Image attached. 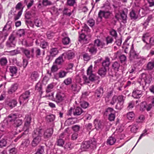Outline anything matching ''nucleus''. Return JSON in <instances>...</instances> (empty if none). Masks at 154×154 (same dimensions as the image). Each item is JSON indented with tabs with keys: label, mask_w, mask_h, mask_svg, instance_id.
I'll return each instance as SVG.
<instances>
[{
	"label": "nucleus",
	"mask_w": 154,
	"mask_h": 154,
	"mask_svg": "<svg viewBox=\"0 0 154 154\" xmlns=\"http://www.w3.org/2000/svg\"><path fill=\"white\" fill-rule=\"evenodd\" d=\"M34 24L35 25L38 27H40L42 26V22L39 19L37 18L34 20Z\"/></svg>",
	"instance_id": "b1692460"
},
{
	"label": "nucleus",
	"mask_w": 154,
	"mask_h": 154,
	"mask_svg": "<svg viewBox=\"0 0 154 154\" xmlns=\"http://www.w3.org/2000/svg\"><path fill=\"white\" fill-rule=\"evenodd\" d=\"M120 61L122 63L125 62L126 60V57L124 54H122L119 57Z\"/></svg>",
	"instance_id": "0e129e2a"
},
{
	"label": "nucleus",
	"mask_w": 154,
	"mask_h": 154,
	"mask_svg": "<svg viewBox=\"0 0 154 154\" xmlns=\"http://www.w3.org/2000/svg\"><path fill=\"white\" fill-rule=\"evenodd\" d=\"M95 128L99 129L101 128L102 127V124L100 121H95L94 122Z\"/></svg>",
	"instance_id": "ea45409f"
},
{
	"label": "nucleus",
	"mask_w": 154,
	"mask_h": 154,
	"mask_svg": "<svg viewBox=\"0 0 154 154\" xmlns=\"http://www.w3.org/2000/svg\"><path fill=\"white\" fill-rule=\"evenodd\" d=\"M130 16L131 19H136L137 18V16L136 15L135 11L132 10L130 14Z\"/></svg>",
	"instance_id": "c03bdc74"
},
{
	"label": "nucleus",
	"mask_w": 154,
	"mask_h": 154,
	"mask_svg": "<svg viewBox=\"0 0 154 154\" xmlns=\"http://www.w3.org/2000/svg\"><path fill=\"white\" fill-rule=\"evenodd\" d=\"M142 92L141 91L134 89L132 93V96L135 98H139L142 95Z\"/></svg>",
	"instance_id": "ddd939ff"
},
{
	"label": "nucleus",
	"mask_w": 154,
	"mask_h": 154,
	"mask_svg": "<svg viewBox=\"0 0 154 154\" xmlns=\"http://www.w3.org/2000/svg\"><path fill=\"white\" fill-rule=\"evenodd\" d=\"M17 88L18 85L17 84H15L12 85L10 88L9 89L8 91V93L10 94H12L17 89Z\"/></svg>",
	"instance_id": "412c9836"
},
{
	"label": "nucleus",
	"mask_w": 154,
	"mask_h": 154,
	"mask_svg": "<svg viewBox=\"0 0 154 154\" xmlns=\"http://www.w3.org/2000/svg\"><path fill=\"white\" fill-rule=\"evenodd\" d=\"M120 66V64L119 62L117 61L114 62L112 65V68L115 71H119V69Z\"/></svg>",
	"instance_id": "5701e85b"
},
{
	"label": "nucleus",
	"mask_w": 154,
	"mask_h": 154,
	"mask_svg": "<svg viewBox=\"0 0 154 154\" xmlns=\"http://www.w3.org/2000/svg\"><path fill=\"white\" fill-rule=\"evenodd\" d=\"M27 134H26L25 132H24L22 133V134L19 135L15 140L14 141L17 142L18 140L20 139L22 137H25V136Z\"/></svg>",
	"instance_id": "4d7b16f0"
},
{
	"label": "nucleus",
	"mask_w": 154,
	"mask_h": 154,
	"mask_svg": "<svg viewBox=\"0 0 154 154\" xmlns=\"http://www.w3.org/2000/svg\"><path fill=\"white\" fill-rule=\"evenodd\" d=\"M17 35L20 37L23 35L25 34V31L24 29H20L18 31L17 33Z\"/></svg>",
	"instance_id": "603ef678"
},
{
	"label": "nucleus",
	"mask_w": 154,
	"mask_h": 154,
	"mask_svg": "<svg viewBox=\"0 0 154 154\" xmlns=\"http://www.w3.org/2000/svg\"><path fill=\"white\" fill-rule=\"evenodd\" d=\"M17 115L15 113H11L8 115L7 117V122L8 123L13 124L17 119Z\"/></svg>",
	"instance_id": "9b49d317"
},
{
	"label": "nucleus",
	"mask_w": 154,
	"mask_h": 154,
	"mask_svg": "<svg viewBox=\"0 0 154 154\" xmlns=\"http://www.w3.org/2000/svg\"><path fill=\"white\" fill-rule=\"evenodd\" d=\"M55 118V116L54 115L51 114L46 116V119L48 122H51L54 121Z\"/></svg>",
	"instance_id": "393cba45"
},
{
	"label": "nucleus",
	"mask_w": 154,
	"mask_h": 154,
	"mask_svg": "<svg viewBox=\"0 0 154 154\" xmlns=\"http://www.w3.org/2000/svg\"><path fill=\"white\" fill-rule=\"evenodd\" d=\"M62 43L64 45L69 44L70 42V39L68 37H66L62 39Z\"/></svg>",
	"instance_id": "79ce46f5"
},
{
	"label": "nucleus",
	"mask_w": 154,
	"mask_h": 154,
	"mask_svg": "<svg viewBox=\"0 0 154 154\" xmlns=\"http://www.w3.org/2000/svg\"><path fill=\"white\" fill-rule=\"evenodd\" d=\"M53 129L52 128L47 129L44 133V136L45 138H48L51 137L53 133Z\"/></svg>",
	"instance_id": "2eb2a0df"
},
{
	"label": "nucleus",
	"mask_w": 154,
	"mask_h": 154,
	"mask_svg": "<svg viewBox=\"0 0 154 154\" xmlns=\"http://www.w3.org/2000/svg\"><path fill=\"white\" fill-rule=\"evenodd\" d=\"M43 131V129L41 127L36 128L34 130L32 134L33 139L31 143L32 147L36 146L41 141Z\"/></svg>",
	"instance_id": "f257e3e1"
},
{
	"label": "nucleus",
	"mask_w": 154,
	"mask_h": 154,
	"mask_svg": "<svg viewBox=\"0 0 154 154\" xmlns=\"http://www.w3.org/2000/svg\"><path fill=\"white\" fill-rule=\"evenodd\" d=\"M30 123L25 122L23 130L26 134H28Z\"/></svg>",
	"instance_id": "cd10ccee"
},
{
	"label": "nucleus",
	"mask_w": 154,
	"mask_h": 154,
	"mask_svg": "<svg viewBox=\"0 0 154 154\" xmlns=\"http://www.w3.org/2000/svg\"><path fill=\"white\" fill-rule=\"evenodd\" d=\"M154 67V64L151 61L149 62L147 65V68L148 69L151 70Z\"/></svg>",
	"instance_id": "e2e57ef3"
},
{
	"label": "nucleus",
	"mask_w": 154,
	"mask_h": 154,
	"mask_svg": "<svg viewBox=\"0 0 154 154\" xmlns=\"http://www.w3.org/2000/svg\"><path fill=\"white\" fill-rule=\"evenodd\" d=\"M136 9V11L138 12L140 16L143 17L145 15V11L143 9L141 8L140 7H138Z\"/></svg>",
	"instance_id": "72a5a7b5"
},
{
	"label": "nucleus",
	"mask_w": 154,
	"mask_h": 154,
	"mask_svg": "<svg viewBox=\"0 0 154 154\" xmlns=\"http://www.w3.org/2000/svg\"><path fill=\"white\" fill-rule=\"evenodd\" d=\"M63 56H62V55L56 59L55 60V63L59 65H61L62 63L64 61L63 58Z\"/></svg>",
	"instance_id": "c9c22d12"
},
{
	"label": "nucleus",
	"mask_w": 154,
	"mask_h": 154,
	"mask_svg": "<svg viewBox=\"0 0 154 154\" xmlns=\"http://www.w3.org/2000/svg\"><path fill=\"white\" fill-rule=\"evenodd\" d=\"M49 52L50 55L54 57L57 54L58 51L57 48H53L51 49Z\"/></svg>",
	"instance_id": "c85d7f7f"
},
{
	"label": "nucleus",
	"mask_w": 154,
	"mask_h": 154,
	"mask_svg": "<svg viewBox=\"0 0 154 154\" xmlns=\"http://www.w3.org/2000/svg\"><path fill=\"white\" fill-rule=\"evenodd\" d=\"M96 147V142L94 138L88 141H83L81 145V149L84 151L89 149H94Z\"/></svg>",
	"instance_id": "7ed1b4c3"
},
{
	"label": "nucleus",
	"mask_w": 154,
	"mask_h": 154,
	"mask_svg": "<svg viewBox=\"0 0 154 154\" xmlns=\"http://www.w3.org/2000/svg\"><path fill=\"white\" fill-rule=\"evenodd\" d=\"M73 66L74 64L73 63H69L67 67L65 69L66 71H69L70 70H72Z\"/></svg>",
	"instance_id": "69168bd1"
},
{
	"label": "nucleus",
	"mask_w": 154,
	"mask_h": 154,
	"mask_svg": "<svg viewBox=\"0 0 154 154\" xmlns=\"http://www.w3.org/2000/svg\"><path fill=\"white\" fill-rule=\"evenodd\" d=\"M54 86L51 84H50L48 85L47 87L46 91L47 93H49L51 91V89L53 88Z\"/></svg>",
	"instance_id": "3c124183"
},
{
	"label": "nucleus",
	"mask_w": 154,
	"mask_h": 154,
	"mask_svg": "<svg viewBox=\"0 0 154 154\" xmlns=\"http://www.w3.org/2000/svg\"><path fill=\"white\" fill-rule=\"evenodd\" d=\"M7 143V140L2 139L0 140V147L2 148L6 146Z\"/></svg>",
	"instance_id": "a19ab883"
},
{
	"label": "nucleus",
	"mask_w": 154,
	"mask_h": 154,
	"mask_svg": "<svg viewBox=\"0 0 154 154\" xmlns=\"http://www.w3.org/2000/svg\"><path fill=\"white\" fill-rule=\"evenodd\" d=\"M31 119L30 115H26L24 119L25 122L31 123Z\"/></svg>",
	"instance_id": "864d4df0"
},
{
	"label": "nucleus",
	"mask_w": 154,
	"mask_h": 154,
	"mask_svg": "<svg viewBox=\"0 0 154 154\" xmlns=\"http://www.w3.org/2000/svg\"><path fill=\"white\" fill-rule=\"evenodd\" d=\"M102 66L109 68L110 64V59L108 57H106L101 63Z\"/></svg>",
	"instance_id": "4468645a"
},
{
	"label": "nucleus",
	"mask_w": 154,
	"mask_h": 154,
	"mask_svg": "<svg viewBox=\"0 0 154 154\" xmlns=\"http://www.w3.org/2000/svg\"><path fill=\"white\" fill-rule=\"evenodd\" d=\"M38 77V74L37 72L34 71L31 74V78L33 81H36Z\"/></svg>",
	"instance_id": "7c9ffc66"
},
{
	"label": "nucleus",
	"mask_w": 154,
	"mask_h": 154,
	"mask_svg": "<svg viewBox=\"0 0 154 154\" xmlns=\"http://www.w3.org/2000/svg\"><path fill=\"white\" fill-rule=\"evenodd\" d=\"M6 46L9 48H14L15 46V44L14 42L8 41L6 43Z\"/></svg>",
	"instance_id": "49530a36"
},
{
	"label": "nucleus",
	"mask_w": 154,
	"mask_h": 154,
	"mask_svg": "<svg viewBox=\"0 0 154 154\" xmlns=\"http://www.w3.org/2000/svg\"><path fill=\"white\" fill-rule=\"evenodd\" d=\"M30 92L28 91H27L23 93L19 98L20 103L21 104L22 102H23L24 101L28 102L30 97Z\"/></svg>",
	"instance_id": "423d86ee"
},
{
	"label": "nucleus",
	"mask_w": 154,
	"mask_h": 154,
	"mask_svg": "<svg viewBox=\"0 0 154 154\" xmlns=\"http://www.w3.org/2000/svg\"><path fill=\"white\" fill-rule=\"evenodd\" d=\"M125 97L122 95L119 96L117 97L118 102L124 103Z\"/></svg>",
	"instance_id": "6e6d98bb"
},
{
	"label": "nucleus",
	"mask_w": 154,
	"mask_h": 154,
	"mask_svg": "<svg viewBox=\"0 0 154 154\" xmlns=\"http://www.w3.org/2000/svg\"><path fill=\"white\" fill-rule=\"evenodd\" d=\"M17 152V150L14 147L13 148L9 150L10 154H16Z\"/></svg>",
	"instance_id": "774afa93"
},
{
	"label": "nucleus",
	"mask_w": 154,
	"mask_h": 154,
	"mask_svg": "<svg viewBox=\"0 0 154 154\" xmlns=\"http://www.w3.org/2000/svg\"><path fill=\"white\" fill-rule=\"evenodd\" d=\"M87 51H88L91 55H94L97 53V50L93 44H89L87 48Z\"/></svg>",
	"instance_id": "1a4fd4ad"
},
{
	"label": "nucleus",
	"mask_w": 154,
	"mask_h": 154,
	"mask_svg": "<svg viewBox=\"0 0 154 154\" xmlns=\"http://www.w3.org/2000/svg\"><path fill=\"white\" fill-rule=\"evenodd\" d=\"M71 88L72 90L76 92H78L81 89V87L76 84L72 85Z\"/></svg>",
	"instance_id": "a878e982"
},
{
	"label": "nucleus",
	"mask_w": 154,
	"mask_h": 154,
	"mask_svg": "<svg viewBox=\"0 0 154 154\" xmlns=\"http://www.w3.org/2000/svg\"><path fill=\"white\" fill-rule=\"evenodd\" d=\"M35 89L39 92V94L41 95L42 94V87L41 83L38 82L35 86Z\"/></svg>",
	"instance_id": "bb28decb"
},
{
	"label": "nucleus",
	"mask_w": 154,
	"mask_h": 154,
	"mask_svg": "<svg viewBox=\"0 0 154 154\" xmlns=\"http://www.w3.org/2000/svg\"><path fill=\"white\" fill-rule=\"evenodd\" d=\"M134 116V114L133 112H130L127 114V118L129 120H131Z\"/></svg>",
	"instance_id": "09e8293b"
},
{
	"label": "nucleus",
	"mask_w": 154,
	"mask_h": 154,
	"mask_svg": "<svg viewBox=\"0 0 154 154\" xmlns=\"http://www.w3.org/2000/svg\"><path fill=\"white\" fill-rule=\"evenodd\" d=\"M121 17L122 20V22L124 23H125L127 22V14L125 12L123 11L121 14Z\"/></svg>",
	"instance_id": "c756f323"
},
{
	"label": "nucleus",
	"mask_w": 154,
	"mask_h": 154,
	"mask_svg": "<svg viewBox=\"0 0 154 154\" xmlns=\"http://www.w3.org/2000/svg\"><path fill=\"white\" fill-rule=\"evenodd\" d=\"M17 103V101L14 100H11L8 103V105L11 108H12L15 107Z\"/></svg>",
	"instance_id": "4c0bfd02"
},
{
	"label": "nucleus",
	"mask_w": 154,
	"mask_h": 154,
	"mask_svg": "<svg viewBox=\"0 0 154 154\" xmlns=\"http://www.w3.org/2000/svg\"><path fill=\"white\" fill-rule=\"evenodd\" d=\"M68 71L65 72L64 70H61L59 72L58 74L60 78H62L65 77Z\"/></svg>",
	"instance_id": "58836bf2"
},
{
	"label": "nucleus",
	"mask_w": 154,
	"mask_h": 154,
	"mask_svg": "<svg viewBox=\"0 0 154 154\" xmlns=\"http://www.w3.org/2000/svg\"><path fill=\"white\" fill-rule=\"evenodd\" d=\"M150 34L149 33H146L143 34L142 37V41L145 43H146V45L144 46V48H145L147 49H149L151 48L150 46H149V48H148V46L149 45V43L147 42L149 40Z\"/></svg>",
	"instance_id": "6e6552de"
},
{
	"label": "nucleus",
	"mask_w": 154,
	"mask_h": 154,
	"mask_svg": "<svg viewBox=\"0 0 154 154\" xmlns=\"http://www.w3.org/2000/svg\"><path fill=\"white\" fill-rule=\"evenodd\" d=\"M110 35L114 37L115 38L117 37V34L116 31L114 29H112L110 32Z\"/></svg>",
	"instance_id": "052dcab7"
},
{
	"label": "nucleus",
	"mask_w": 154,
	"mask_h": 154,
	"mask_svg": "<svg viewBox=\"0 0 154 154\" xmlns=\"http://www.w3.org/2000/svg\"><path fill=\"white\" fill-rule=\"evenodd\" d=\"M9 70L10 72L12 74V76H13L14 74H15L17 73V68L14 66H12L10 67Z\"/></svg>",
	"instance_id": "e433bc0d"
},
{
	"label": "nucleus",
	"mask_w": 154,
	"mask_h": 154,
	"mask_svg": "<svg viewBox=\"0 0 154 154\" xmlns=\"http://www.w3.org/2000/svg\"><path fill=\"white\" fill-rule=\"evenodd\" d=\"M23 123L22 120L17 118L12 124L15 127L17 128L21 126Z\"/></svg>",
	"instance_id": "a211bd4d"
},
{
	"label": "nucleus",
	"mask_w": 154,
	"mask_h": 154,
	"mask_svg": "<svg viewBox=\"0 0 154 154\" xmlns=\"http://www.w3.org/2000/svg\"><path fill=\"white\" fill-rule=\"evenodd\" d=\"M35 53L36 57L38 58L41 55V50L38 48H35Z\"/></svg>",
	"instance_id": "37998d69"
},
{
	"label": "nucleus",
	"mask_w": 154,
	"mask_h": 154,
	"mask_svg": "<svg viewBox=\"0 0 154 154\" xmlns=\"http://www.w3.org/2000/svg\"><path fill=\"white\" fill-rule=\"evenodd\" d=\"M8 60L7 58L5 57H3L0 59V64L2 66H6Z\"/></svg>",
	"instance_id": "473e14b6"
},
{
	"label": "nucleus",
	"mask_w": 154,
	"mask_h": 154,
	"mask_svg": "<svg viewBox=\"0 0 154 154\" xmlns=\"http://www.w3.org/2000/svg\"><path fill=\"white\" fill-rule=\"evenodd\" d=\"M152 80V77L151 74L149 75L146 72H143L140 75L138 82L144 90L145 87H148Z\"/></svg>",
	"instance_id": "f03ea898"
},
{
	"label": "nucleus",
	"mask_w": 154,
	"mask_h": 154,
	"mask_svg": "<svg viewBox=\"0 0 154 154\" xmlns=\"http://www.w3.org/2000/svg\"><path fill=\"white\" fill-rule=\"evenodd\" d=\"M94 45H95V47L97 46V47H100V48H102L103 46L105 45V44L101 42L100 40L97 39L95 40L94 42Z\"/></svg>",
	"instance_id": "4be33fe9"
},
{
	"label": "nucleus",
	"mask_w": 154,
	"mask_h": 154,
	"mask_svg": "<svg viewBox=\"0 0 154 154\" xmlns=\"http://www.w3.org/2000/svg\"><path fill=\"white\" fill-rule=\"evenodd\" d=\"M21 51L29 59L30 57V51L29 50L26 48H25L22 47L20 48Z\"/></svg>",
	"instance_id": "aec40b11"
},
{
	"label": "nucleus",
	"mask_w": 154,
	"mask_h": 154,
	"mask_svg": "<svg viewBox=\"0 0 154 154\" xmlns=\"http://www.w3.org/2000/svg\"><path fill=\"white\" fill-rule=\"evenodd\" d=\"M44 147L39 146L37 149V151L34 154H44Z\"/></svg>",
	"instance_id": "2f4dec72"
},
{
	"label": "nucleus",
	"mask_w": 154,
	"mask_h": 154,
	"mask_svg": "<svg viewBox=\"0 0 154 154\" xmlns=\"http://www.w3.org/2000/svg\"><path fill=\"white\" fill-rule=\"evenodd\" d=\"M74 53L70 50H69L62 54V56H64L65 58L69 60L72 59L74 57Z\"/></svg>",
	"instance_id": "dca6fc26"
},
{
	"label": "nucleus",
	"mask_w": 154,
	"mask_h": 154,
	"mask_svg": "<svg viewBox=\"0 0 154 154\" xmlns=\"http://www.w3.org/2000/svg\"><path fill=\"white\" fill-rule=\"evenodd\" d=\"M42 4L44 6H46L52 4V3L48 0H43Z\"/></svg>",
	"instance_id": "bf43d9fd"
},
{
	"label": "nucleus",
	"mask_w": 154,
	"mask_h": 154,
	"mask_svg": "<svg viewBox=\"0 0 154 154\" xmlns=\"http://www.w3.org/2000/svg\"><path fill=\"white\" fill-rule=\"evenodd\" d=\"M106 68L103 66L100 68L98 70V74L102 77H104L106 75Z\"/></svg>",
	"instance_id": "f3484780"
},
{
	"label": "nucleus",
	"mask_w": 154,
	"mask_h": 154,
	"mask_svg": "<svg viewBox=\"0 0 154 154\" xmlns=\"http://www.w3.org/2000/svg\"><path fill=\"white\" fill-rule=\"evenodd\" d=\"M116 141V140L115 138L111 136L107 140V143L110 145H112L115 143Z\"/></svg>",
	"instance_id": "f704fd0d"
},
{
	"label": "nucleus",
	"mask_w": 154,
	"mask_h": 154,
	"mask_svg": "<svg viewBox=\"0 0 154 154\" xmlns=\"http://www.w3.org/2000/svg\"><path fill=\"white\" fill-rule=\"evenodd\" d=\"M108 75L112 76V77H114L116 76V72L112 71L111 69L108 71Z\"/></svg>",
	"instance_id": "680f3d73"
},
{
	"label": "nucleus",
	"mask_w": 154,
	"mask_h": 154,
	"mask_svg": "<svg viewBox=\"0 0 154 154\" xmlns=\"http://www.w3.org/2000/svg\"><path fill=\"white\" fill-rule=\"evenodd\" d=\"M103 93V89L102 88H100L97 89L95 92V96L97 100L100 99L102 97Z\"/></svg>",
	"instance_id": "f8f14e48"
},
{
	"label": "nucleus",
	"mask_w": 154,
	"mask_h": 154,
	"mask_svg": "<svg viewBox=\"0 0 154 154\" xmlns=\"http://www.w3.org/2000/svg\"><path fill=\"white\" fill-rule=\"evenodd\" d=\"M83 57L85 61H88L91 59V57L88 54L86 53H85L83 54Z\"/></svg>",
	"instance_id": "a18cd8bd"
},
{
	"label": "nucleus",
	"mask_w": 154,
	"mask_h": 154,
	"mask_svg": "<svg viewBox=\"0 0 154 154\" xmlns=\"http://www.w3.org/2000/svg\"><path fill=\"white\" fill-rule=\"evenodd\" d=\"M65 97V95L63 92L59 91L57 92L55 96H53L52 100L58 104L63 101Z\"/></svg>",
	"instance_id": "20e7f679"
},
{
	"label": "nucleus",
	"mask_w": 154,
	"mask_h": 154,
	"mask_svg": "<svg viewBox=\"0 0 154 154\" xmlns=\"http://www.w3.org/2000/svg\"><path fill=\"white\" fill-rule=\"evenodd\" d=\"M123 103L118 102L116 106V108L119 110H121L123 107Z\"/></svg>",
	"instance_id": "13d9d810"
},
{
	"label": "nucleus",
	"mask_w": 154,
	"mask_h": 154,
	"mask_svg": "<svg viewBox=\"0 0 154 154\" xmlns=\"http://www.w3.org/2000/svg\"><path fill=\"white\" fill-rule=\"evenodd\" d=\"M105 114L106 115H109V119L110 121L114 120L115 118L114 111L111 108H108L105 111Z\"/></svg>",
	"instance_id": "0eeeda50"
},
{
	"label": "nucleus",
	"mask_w": 154,
	"mask_h": 154,
	"mask_svg": "<svg viewBox=\"0 0 154 154\" xmlns=\"http://www.w3.org/2000/svg\"><path fill=\"white\" fill-rule=\"evenodd\" d=\"M87 22L89 24V26L91 27L93 26L95 24L94 20L92 19H89L87 21Z\"/></svg>",
	"instance_id": "338daca9"
},
{
	"label": "nucleus",
	"mask_w": 154,
	"mask_h": 154,
	"mask_svg": "<svg viewBox=\"0 0 154 154\" xmlns=\"http://www.w3.org/2000/svg\"><path fill=\"white\" fill-rule=\"evenodd\" d=\"M130 57L131 58H133L135 59H139L140 58V56L138 54L136 53V52L134 50L133 44H132L131 48L130 51Z\"/></svg>",
	"instance_id": "9d476101"
},
{
	"label": "nucleus",
	"mask_w": 154,
	"mask_h": 154,
	"mask_svg": "<svg viewBox=\"0 0 154 154\" xmlns=\"http://www.w3.org/2000/svg\"><path fill=\"white\" fill-rule=\"evenodd\" d=\"M40 46L43 49L46 48L48 46V44L45 41H43L41 42Z\"/></svg>",
	"instance_id": "de8ad7c7"
},
{
	"label": "nucleus",
	"mask_w": 154,
	"mask_h": 154,
	"mask_svg": "<svg viewBox=\"0 0 154 154\" xmlns=\"http://www.w3.org/2000/svg\"><path fill=\"white\" fill-rule=\"evenodd\" d=\"M76 3L75 0H67V4L68 5L72 6Z\"/></svg>",
	"instance_id": "8fccbe9b"
},
{
	"label": "nucleus",
	"mask_w": 154,
	"mask_h": 154,
	"mask_svg": "<svg viewBox=\"0 0 154 154\" xmlns=\"http://www.w3.org/2000/svg\"><path fill=\"white\" fill-rule=\"evenodd\" d=\"M83 112V111L82 108L79 107H77L73 110V115L75 116H79Z\"/></svg>",
	"instance_id": "6ab92c4d"
},
{
	"label": "nucleus",
	"mask_w": 154,
	"mask_h": 154,
	"mask_svg": "<svg viewBox=\"0 0 154 154\" xmlns=\"http://www.w3.org/2000/svg\"><path fill=\"white\" fill-rule=\"evenodd\" d=\"M30 141L29 139H27L25 140L24 141H23L22 143V145H23L26 147H27L29 145Z\"/></svg>",
	"instance_id": "5fc2aeb1"
},
{
	"label": "nucleus",
	"mask_w": 154,
	"mask_h": 154,
	"mask_svg": "<svg viewBox=\"0 0 154 154\" xmlns=\"http://www.w3.org/2000/svg\"><path fill=\"white\" fill-rule=\"evenodd\" d=\"M92 66L91 65L87 70V74L88 75H89L88 78L89 80L92 82H94L98 80L99 78L92 73Z\"/></svg>",
	"instance_id": "39448f33"
}]
</instances>
